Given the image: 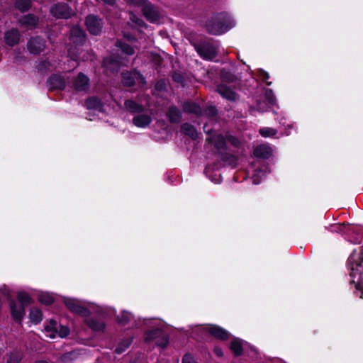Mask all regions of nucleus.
<instances>
[{
  "label": "nucleus",
  "mask_w": 363,
  "mask_h": 363,
  "mask_svg": "<svg viewBox=\"0 0 363 363\" xmlns=\"http://www.w3.org/2000/svg\"><path fill=\"white\" fill-rule=\"evenodd\" d=\"M234 24L225 13H220L206 23V29L213 35H220L231 28Z\"/></svg>",
  "instance_id": "2"
},
{
  "label": "nucleus",
  "mask_w": 363,
  "mask_h": 363,
  "mask_svg": "<svg viewBox=\"0 0 363 363\" xmlns=\"http://www.w3.org/2000/svg\"><path fill=\"white\" fill-rule=\"evenodd\" d=\"M211 110H212L213 113L214 114L215 113V111H216L215 108H211Z\"/></svg>",
  "instance_id": "55"
},
{
  "label": "nucleus",
  "mask_w": 363,
  "mask_h": 363,
  "mask_svg": "<svg viewBox=\"0 0 363 363\" xmlns=\"http://www.w3.org/2000/svg\"><path fill=\"white\" fill-rule=\"evenodd\" d=\"M36 363H47V362H45V361H39V362H36Z\"/></svg>",
  "instance_id": "56"
},
{
  "label": "nucleus",
  "mask_w": 363,
  "mask_h": 363,
  "mask_svg": "<svg viewBox=\"0 0 363 363\" xmlns=\"http://www.w3.org/2000/svg\"><path fill=\"white\" fill-rule=\"evenodd\" d=\"M182 363H196V362L192 356L185 354L182 359Z\"/></svg>",
  "instance_id": "48"
},
{
  "label": "nucleus",
  "mask_w": 363,
  "mask_h": 363,
  "mask_svg": "<svg viewBox=\"0 0 363 363\" xmlns=\"http://www.w3.org/2000/svg\"><path fill=\"white\" fill-rule=\"evenodd\" d=\"M182 130L184 134L189 135L193 139H196L197 138V132L195 128L189 123L183 124L182 125Z\"/></svg>",
  "instance_id": "30"
},
{
  "label": "nucleus",
  "mask_w": 363,
  "mask_h": 363,
  "mask_svg": "<svg viewBox=\"0 0 363 363\" xmlns=\"http://www.w3.org/2000/svg\"><path fill=\"white\" fill-rule=\"evenodd\" d=\"M69 329L67 326L60 325L59 329L57 328V335H58L60 337H65L69 335Z\"/></svg>",
  "instance_id": "42"
},
{
  "label": "nucleus",
  "mask_w": 363,
  "mask_h": 363,
  "mask_svg": "<svg viewBox=\"0 0 363 363\" xmlns=\"http://www.w3.org/2000/svg\"><path fill=\"white\" fill-rule=\"evenodd\" d=\"M167 116L172 123H179L182 118L181 111L174 106H172L169 108Z\"/></svg>",
  "instance_id": "24"
},
{
  "label": "nucleus",
  "mask_w": 363,
  "mask_h": 363,
  "mask_svg": "<svg viewBox=\"0 0 363 363\" xmlns=\"http://www.w3.org/2000/svg\"><path fill=\"white\" fill-rule=\"evenodd\" d=\"M174 79H175L176 81H178V82H179V77H177V76H174Z\"/></svg>",
  "instance_id": "54"
},
{
  "label": "nucleus",
  "mask_w": 363,
  "mask_h": 363,
  "mask_svg": "<svg viewBox=\"0 0 363 363\" xmlns=\"http://www.w3.org/2000/svg\"><path fill=\"white\" fill-rule=\"evenodd\" d=\"M151 121V117L147 114H140L133 118V124L139 128L147 127Z\"/></svg>",
  "instance_id": "20"
},
{
  "label": "nucleus",
  "mask_w": 363,
  "mask_h": 363,
  "mask_svg": "<svg viewBox=\"0 0 363 363\" xmlns=\"http://www.w3.org/2000/svg\"><path fill=\"white\" fill-rule=\"evenodd\" d=\"M38 300L42 303L50 305L53 302L54 298L48 293H41L38 296Z\"/></svg>",
  "instance_id": "38"
},
{
  "label": "nucleus",
  "mask_w": 363,
  "mask_h": 363,
  "mask_svg": "<svg viewBox=\"0 0 363 363\" xmlns=\"http://www.w3.org/2000/svg\"><path fill=\"white\" fill-rule=\"evenodd\" d=\"M213 143L218 150H221L225 146V138L222 135L218 134L213 138Z\"/></svg>",
  "instance_id": "35"
},
{
  "label": "nucleus",
  "mask_w": 363,
  "mask_h": 363,
  "mask_svg": "<svg viewBox=\"0 0 363 363\" xmlns=\"http://www.w3.org/2000/svg\"><path fill=\"white\" fill-rule=\"evenodd\" d=\"M286 135H289V134H290V132H289V131H286Z\"/></svg>",
  "instance_id": "57"
},
{
  "label": "nucleus",
  "mask_w": 363,
  "mask_h": 363,
  "mask_svg": "<svg viewBox=\"0 0 363 363\" xmlns=\"http://www.w3.org/2000/svg\"><path fill=\"white\" fill-rule=\"evenodd\" d=\"M221 78L223 82L228 83L234 82L238 79L237 76L225 69L221 72Z\"/></svg>",
  "instance_id": "36"
},
{
  "label": "nucleus",
  "mask_w": 363,
  "mask_h": 363,
  "mask_svg": "<svg viewBox=\"0 0 363 363\" xmlns=\"http://www.w3.org/2000/svg\"><path fill=\"white\" fill-rule=\"evenodd\" d=\"M85 106L87 109L94 110L99 112L103 111V104L97 97H89L85 102Z\"/></svg>",
  "instance_id": "19"
},
{
  "label": "nucleus",
  "mask_w": 363,
  "mask_h": 363,
  "mask_svg": "<svg viewBox=\"0 0 363 363\" xmlns=\"http://www.w3.org/2000/svg\"><path fill=\"white\" fill-rule=\"evenodd\" d=\"M145 340L147 342L155 341V345L162 348L166 347L169 343V338L167 334L158 328L147 332L145 335Z\"/></svg>",
  "instance_id": "3"
},
{
  "label": "nucleus",
  "mask_w": 363,
  "mask_h": 363,
  "mask_svg": "<svg viewBox=\"0 0 363 363\" xmlns=\"http://www.w3.org/2000/svg\"><path fill=\"white\" fill-rule=\"evenodd\" d=\"M48 86L50 89H62L65 86V81L58 74H53L48 80Z\"/></svg>",
  "instance_id": "17"
},
{
  "label": "nucleus",
  "mask_w": 363,
  "mask_h": 363,
  "mask_svg": "<svg viewBox=\"0 0 363 363\" xmlns=\"http://www.w3.org/2000/svg\"><path fill=\"white\" fill-rule=\"evenodd\" d=\"M15 6L21 12H25L30 9L31 2L30 0H16Z\"/></svg>",
  "instance_id": "34"
},
{
  "label": "nucleus",
  "mask_w": 363,
  "mask_h": 363,
  "mask_svg": "<svg viewBox=\"0 0 363 363\" xmlns=\"http://www.w3.org/2000/svg\"><path fill=\"white\" fill-rule=\"evenodd\" d=\"M86 25L89 32L94 35H99L102 30L101 19L94 15H89L86 19Z\"/></svg>",
  "instance_id": "8"
},
{
  "label": "nucleus",
  "mask_w": 363,
  "mask_h": 363,
  "mask_svg": "<svg viewBox=\"0 0 363 363\" xmlns=\"http://www.w3.org/2000/svg\"><path fill=\"white\" fill-rule=\"evenodd\" d=\"M133 319V315L128 311H122L118 315V320L121 324L125 325Z\"/></svg>",
  "instance_id": "32"
},
{
  "label": "nucleus",
  "mask_w": 363,
  "mask_h": 363,
  "mask_svg": "<svg viewBox=\"0 0 363 363\" xmlns=\"http://www.w3.org/2000/svg\"><path fill=\"white\" fill-rule=\"evenodd\" d=\"M230 348L235 356H240L242 352L241 340L235 338L231 342Z\"/></svg>",
  "instance_id": "28"
},
{
  "label": "nucleus",
  "mask_w": 363,
  "mask_h": 363,
  "mask_svg": "<svg viewBox=\"0 0 363 363\" xmlns=\"http://www.w3.org/2000/svg\"><path fill=\"white\" fill-rule=\"evenodd\" d=\"M259 75L262 77V80L264 82H266L267 85H270L271 84L270 82H267V79H269V74L267 72H265L264 70H260Z\"/></svg>",
  "instance_id": "47"
},
{
  "label": "nucleus",
  "mask_w": 363,
  "mask_h": 363,
  "mask_svg": "<svg viewBox=\"0 0 363 363\" xmlns=\"http://www.w3.org/2000/svg\"><path fill=\"white\" fill-rule=\"evenodd\" d=\"M38 22V18L33 14L25 15L19 19V23L21 26H27L30 28H34L37 25Z\"/></svg>",
  "instance_id": "22"
},
{
  "label": "nucleus",
  "mask_w": 363,
  "mask_h": 363,
  "mask_svg": "<svg viewBox=\"0 0 363 363\" xmlns=\"http://www.w3.org/2000/svg\"><path fill=\"white\" fill-rule=\"evenodd\" d=\"M29 317L31 322L38 324L42 320V312L38 308H32L30 311Z\"/></svg>",
  "instance_id": "31"
},
{
  "label": "nucleus",
  "mask_w": 363,
  "mask_h": 363,
  "mask_svg": "<svg viewBox=\"0 0 363 363\" xmlns=\"http://www.w3.org/2000/svg\"><path fill=\"white\" fill-rule=\"evenodd\" d=\"M45 41L40 37L31 38L27 44L28 51L32 54H39L44 50Z\"/></svg>",
  "instance_id": "9"
},
{
  "label": "nucleus",
  "mask_w": 363,
  "mask_h": 363,
  "mask_svg": "<svg viewBox=\"0 0 363 363\" xmlns=\"http://www.w3.org/2000/svg\"><path fill=\"white\" fill-rule=\"evenodd\" d=\"M183 110L186 113H192L199 115L201 113V108L194 102H186L183 105Z\"/></svg>",
  "instance_id": "27"
},
{
  "label": "nucleus",
  "mask_w": 363,
  "mask_h": 363,
  "mask_svg": "<svg viewBox=\"0 0 363 363\" xmlns=\"http://www.w3.org/2000/svg\"><path fill=\"white\" fill-rule=\"evenodd\" d=\"M86 324L93 330L101 331L105 328L103 322L99 321L94 318H86L85 320Z\"/></svg>",
  "instance_id": "26"
},
{
  "label": "nucleus",
  "mask_w": 363,
  "mask_h": 363,
  "mask_svg": "<svg viewBox=\"0 0 363 363\" xmlns=\"http://www.w3.org/2000/svg\"><path fill=\"white\" fill-rule=\"evenodd\" d=\"M4 40L6 43L10 46L18 44L20 40L19 31L15 28L11 29L5 33Z\"/></svg>",
  "instance_id": "18"
},
{
  "label": "nucleus",
  "mask_w": 363,
  "mask_h": 363,
  "mask_svg": "<svg viewBox=\"0 0 363 363\" xmlns=\"http://www.w3.org/2000/svg\"><path fill=\"white\" fill-rule=\"evenodd\" d=\"M116 45L125 55H132L135 53L134 48L126 43L118 40Z\"/></svg>",
  "instance_id": "29"
},
{
  "label": "nucleus",
  "mask_w": 363,
  "mask_h": 363,
  "mask_svg": "<svg viewBox=\"0 0 363 363\" xmlns=\"http://www.w3.org/2000/svg\"><path fill=\"white\" fill-rule=\"evenodd\" d=\"M265 97L269 104L272 105L275 103L276 98L272 89L266 90Z\"/></svg>",
  "instance_id": "43"
},
{
  "label": "nucleus",
  "mask_w": 363,
  "mask_h": 363,
  "mask_svg": "<svg viewBox=\"0 0 363 363\" xmlns=\"http://www.w3.org/2000/svg\"><path fill=\"white\" fill-rule=\"evenodd\" d=\"M263 174L264 173L261 169H256L252 177V183L254 184H258L260 182L259 177Z\"/></svg>",
  "instance_id": "44"
},
{
  "label": "nucleus",
  "mask_w": 363,
  "mask_h": 363,
  "mask_svg": "<svg viewBox=\"0 0 363 363\" xmlns=\"http://www.w3.org/2000/svg\"><path fill=\"white\" fill-rule=\"evenodd\" d=\"M164 86V82H158L156 85H155V87L157 89H162Z\"/></svg>",
  "instance_id": "52"
},
{
  "label": "nucleus",
  "mask_w": 363,
  "mask_h": 363,
  "mask_svg": "<svg viewBox=\"0 0 363 363\" xmlns=\"http://www.w3.org/2000/svg\"><path fill=\"white\" fill-rule=\"evenodd\" d=\"M125 1L128 4H134L136 6H140L146 2V0H125Z\"/></svg>",
  "instance_id": "49"
},
{
  "label": "nucleus",
  "mask_w": 363,
  "mask_h": 363,
  "mask_svg": "<svg viewBox=\"0 0 363 363\" xmlns=\"http://www.w3.org/2000/svg\"><path fill=\"white\" fill-rule=\"evenodd\" d=\"M11 311L13 319L17 322H21L25 315V306L11 301Z\"/></svg>",
  "instance_id": "13"
},
{
  "label": "nucleus",
  "mask_w": 363,
  "mask_h": 363,
  "mask_svg": "<svg viewBox=\"0 0 363 363\" xmlns=\"http://www.w3.org/2000/svg\"><path fill=\"white\" fill-rule=\"evenodd\" d=\"M332 228H333V230L340 233H345L346 230V228H350L349 224H340L336 225H333Z\"/></svg>",
  "instance_id": "45"
},
{
  "label": "nucleus",
  "mask_w": 363,
  "mask_h": 363,
  "mask_svg": "<svg viewBox=\"0 0 363 363\" xmlns=\"http://www.w3.org/2000/svg\"><path fill=\"white\" fill-rule=\"evenodd\" d=\"M213 352L218 357H223V350L219 346H216L213 349Z\"/></svg>",
  "instance_id": "50"
},
{
  "label": "nucleus",
  "mask_w": 363,
  "mask_h": 363,
  "mask_svg": "<svg viewBox=\"0 0 363 363\" xmlns=\"http://www.w3.org/2000/svg\"><path fill=\"white\" fill-rule=\"evenodd\" d=\"M253 154L256 157L268 159L272 155V149L267 144H261L255 148Z\"/></svg>",
  "instance_id": "14"
},
{
  "label": "nucleus",
  "mask_w": 363,
  "mask_h": 363,
  "mask_svg": "<svg viewBox=\"0 0 363 363\" xmlns=\"http://www.w3.org/2000/svg\"><path fill=\"white\" fill-rule=\"evenodd\" d=\"M259 133L262 137L267 138L274 136L277 131L274 128L265 127L260 128Z\"/></svg>",
  "instance_id": "37"
},
{
  "label": "nucleus",
  "mask_w": 363,
  "mask_h": 363,
  "mask_svg": "<svg viewBox=\"0 0 363 363\" xmlns=\"http://www.w3.org/2000/svg\"><path fill=\"white\" fill-rule=\"evenodd\" d=\"M124 105L125 108L131 113H141L144 110L143 106L137 104L133 100H126Z\"/></svg>",
  "instance_id": "25"
},
{
  "label": "nucleus",
  "mask_w": 363,
  "mask_h": 363,
  "mask_svg": "<svg viewBox=\"0 0 363 363\" xmlns=\"http://www.w3.org/2000/svg\"><path fill=\"white\" fill-rule=\"evenodd\" d=\"M70 40L77 45H82L85 41V34L79 27L74 26L70 30Z\"/></svg>",
  "instance_id": "16"
},
{
  "label": "nucleus",
  "mask_w": 363,
  "mask_h": 363,
  "mask_svg": "<svg viewBox=\"0 0 363 363\" xmlns=\"http://www.w3.org/2000/svg\"><path fill=\"white\" fill-rule=\"evenodd\" d=\"M18 303L23 304L25 306L30 303L29 295L25 292H20L18 294Z\"/></svg>",
  "instance_id": "40"
},
{
  "label": "nucleus",
  "mask_w": 363,
  "mask_h": 363,
  "mask_svg": "<svg viewBox=\"0 0 363 363\" xmlns=\"http://www.w3.org/2000/svg\"><path fill=\"white\" fill-rule=\"evenodd\" d=\"M119 64V62L113 57H106L103 61V67L111 72L118 71Z\"/></svg>",
  "instance_id": "23"
},
{
  "label": "nucleus",
  "mask_w": 363,
  "mask_h": 363,
  "mask_svg": "<svg viewBox=\"0 0 363 363\" xmlns=\"http://www.w3.org/2000/svg\"><path fill=\"white\" fill-rule=\"evenodd\" d=\"M68 55L70 57V59L75 62V65H73L72 67H76L77 66V61L79 60V57L72 52V48L69 49Z\"/></svg>",
  "instance_id": "46"
},
{
  "label": "nucleus",
  "mask_w": 363,
  "mask_h": 363,
  "mask_svg": "<svg viewBox=\"0 0 363 363\" xmlns=\"http://www.w3.org/2000/svg\"><path fill=\"white\" fill-rule=\"evenodd\" d=\"M21 357V354L19 352H11L7 357L6 363H18Z\"/></svg>",
  "instance_id": "41"
},
{
  "label": "nucleus",
  "mask_w": 363,
  "mask_h": 363,
  "mask_svg": "<svg viewBox=\"0 0 363 363\" xmlns=\"http://www.w3.org/2000/svg\"><path fill=\"white\" fill-rule=\"evenodd\" d=\"M130 19L132 20V21L135 22L138 26H141L143 23V21L138 18L135 15L131 14Z\"/></svg>",
  "instance_id": "51"
},
{
  "label": "nucleus",
  "mask_w": 363,
  "mask_h": 363,
  "mask_svg": "<svg viewBox=\"0 0 363 363\" xmlns=\"http://www.w3.org/2000/svg\"><path fill=\"white\" fill-rule=\"evenodd\" d=\"M205 329L213 337L216 338L224 340H227L229 336L230 333L224 330L223 328L217 326V325H209L205 327Z\"/></svg>",
  "instance_id": "11"
},
{
  "label": "nucleus",
  "mask_w": 363,
  "mask_h": 363,
  "mask_svg": "<svg viewBox=\"0 0 363 363\" xmlns=\"http://www.w3.org/2000/svg\"><path fill=\"white\" fill-rule=\"evenodd\" d=\"M196 50L199 55L206 60H211L216 55L215 49L208 44L197 46Z\"/></svg>",
  "instance_id": "12"
},
{
  "label": "nucleus",
  "mask_w": 363,
  "mask_h": 363,
  "mask_svg": "<svg viewBox=\"0 0 363 363\" xmlns=\"http://www.w3.org/2000/svg\"><path fill=\"white\" fill-rule=\"evenodd\" d=\"M122 82L123 84L126 86H131L135 83L145 85L146 82L144 77L136 71L123 73Z\"/></svg>",
  "instance_id": "6"
},
{
  "label": "nucleus",
  "mask_w": 363,
  "mask_h": 363,
  "mask_svg": "<svg viewBox=\"0 0 363 363\" xmlns=\"http://www.w3.org/2000/svg\"><path fill=\"white\" fill-rule=\"evenodd\" d=\"M64 303L67 308L74 313L84 317L89 315V311L79 300L66 298L64 300Z\"/></svg>",
  "instance_id": "4"
},
{
  "label": "nucleus",
  "mask_w": 363,
  "mask_h": 363,
  "mask_svg": "<svg viewBox=\"0 0 363 363\" xmlns=\"http://www.w3.org/2000/svg\"><path fill=\"white\" fill-rule=\"evenodd\" d=\"M132 342V340L128 338V339H126L125 340L123 341L122 342H121L116 347V350H115V352L118 354H121L123 353L125 349H127L131 344Z\"/></svg>",
  "instance_id": "39"
},
{
  "label": "nucleus",
  "mask_w": 363,
  "mask_h": 363,
  "mask_svg": "<svg viewBox=\"0 0 363 363\" xmlns=\"http://www.w3.org/2000/svg\"><path fill=\"white\" fill-rule=\"evenodd\" d=\"M228 140H229V141H230L231 143H233V144H234V145H235V144H236V143H235V139L234 138H229Z\"/></svg>",
  "instance_id": "53"
},
{
  "label": "nucleus",
  "mask_w": 363,
  "mask_h": 363,
  "mask_svg": "<svg viewBox=\"0 0 363 363\" xmlns=\"http://www.w3.org/2000/svg\"><path fill=\"white\" fill-rule=\"evenodd\" d=\"M79 355L77 351H72L62 354L60 357L61 361L64 363H69L72 361L76 359Z\"/></svg>",
  "instance_id": "33"
},
{
  "label": "nucleus",
  "mask_w": 363,
  "mask_h": 363,
  "mask_svg": "<svg viewBox=\"0 0 363 363\" xmlns=\"http://www.w3.org/2000/svg\"><path fill=\"white\" fill-rule=\"evenodd\" d=\"M90 86L89 78L83 73H79L73 78L72 87L78 92H86Z\"/></svg>",
  "instance_id": "7"
},
{
  "label": "nucleus",
  "mask_w": 363,
  "mask_h": 363,
  "mask_svg": "<svg viewBox=\"0 0 363 363\" xmlns=\"http://www.w3.org/2000/svg\"><path fill=\"white\" fill-rule=\"evenodd\" d=\"M57 333V323L53 319H50L45 325V333L50 338H55Z\"/></svg>",
  "instance_id": "21"
},
{
  "label": "nucleus",
  "mask_w": 363,
  "mask_h": 363,
  "mask_svg": "<svg viewBox=\"0 0 363 363\" xmlns=\"http://www.w3.org/2000/svg\"><path fill=\"white\" fill-rule=\"evenodd\" d=\"M217 91L222 97L228 101H235L238 99V95L230 88L224 84L218 85L217 86Z\"/></svg>",
  "instance_id": "15"
},
{
  "label": "nucleus",
  "mask_w": 363,
  "mask_h": 363,
  "mask_svg": "<svg viewBox=\"0 0 363 363\" xmlns=\"http://www.w3.org/2000/svg\"><path fill=\"white\" fill-rule=\"evenodd\" d=\"M141 6L143 15L147 20L152 23H155L158 21L160 14L157 10L152 5L145 2Z\"/></svg>",
  "instance_id": "10"
},
{
  "label": "nucleus",
  "mask_w": 363,
  "mask_h": 363,
  "mask_svg": "<svg viewBox=\"0 0 363 363\" xmlns=\"http://www.w3.org/2000/svg\"><path fill=\"white\" fill-rule=\"evenodd\" d=\"M347 267L350 270V284L354 288V294L363 298V246L359 251H352L347 260Z\"/></svg>",
  "instance_id": "1"
},
{
  "label": "nucleus",
  "mask_w": 363,
  "mask_h": 363,
  "mask_svg": "<svg viewBox=\"0 0 363 363\" xmlns=\"http://www.w3.org/2000/svg\"><path fill=\"white\" fill-rule=\"evenodd\" d=\"M50 12L57 18H69L74 14L72 9L65 3H58L53 5L50 9Z\"/></svg>",
  "instance_id": "5"
}]
</instances>
